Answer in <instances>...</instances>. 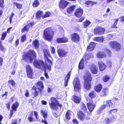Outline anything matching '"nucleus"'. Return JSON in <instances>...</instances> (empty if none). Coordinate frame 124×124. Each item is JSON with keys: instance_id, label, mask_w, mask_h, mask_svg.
I'll use <instances>...</instances> for the list:
<instances>
[{"instance_id": "1", "label": "nucleus", "mask_w": 124, "mask_h": 124, "mask_svg": "<svg viewBox=\"0 0 124 124\" xmlns=\"http://www.w3.org/2000/svg\"><path fill=\"white\" fill-rule=\"evenodd\" d=\"M44 57L46 64H45L44 62L41 60H34L33 62L34 66L37 68L41 70H46V69L49 70H51V66L52 65V62L48 58L51 57L49 51L47 49H45L44 51Z\"/></svg>"}, {"instance_id": "2", "label": "nucleus", "mask_w": 124, "mask_h": 124, "mask_svg": "<svg viewBox=\"0 0 124 124\" xmlns=\"http://www.w3.org/2000/svg\"><path fill=\"white\" fill-rule=\"evenodd\" d=\"M36 58V53L33 50H30L29 52L23 55V60L27 62L28 61L32 62L33 59Z\"/></svg>"}, {"instance_id": "3", "label": "nucleus", "mask_w": 124, "mask_h": 124, "mask_svg": "<svg viewBox=\"0 0 124 124\" xmlns=\"http://www.w3.org/2000/svg\"><path fill=\"white\" fill-rule=\"evenodd\" d=\"M50 101L49 104L50 107L54 110H56L58 108V107L61 108L62 107V105L59 103L58 101L56 98L52 97L50 99Z\"/></svg>"}, {"instance_id": "4", "label": "nucleus", "mask_w": 124, "mask_h": 124, "mask_svg": "<svg viewBox=\"0 0 124 124\" xmlns=\"http://www.w3.org/2000/svg\"><path fill=\"white\" fill-rule=\"evenodd\" d=\"M54 33L51 28H47L44 30V35L46 39L48 41L51 40L54 36Z\"/></svg>"}, {"instance_id": "5", "label": "nucleus", "mask_w": 124, "mask_h": 124, "mask_svg": "<svg viewBox=\"0 0 124 124\" xmlns=\"http://www.w3.org/2000/svg\"><path fill=\"white\" fill-rule=\"evenodd\" d=\"M110 48L118 51L120 50L121 48L120 45L118 43L114 41H112L109 43Z\"/></svg>"}, {"instance_id": "6", "label": "nucleus", "mask_w": 124, "mask_h": 124, "mask_svg": "<svg viewBox=\"0 0 124 124\" xmlns=\"http://www.w3.org/2000/svg\"><path fill=\"white\" fill-rule=\"evenodd\" d=\"M73 83L74 90L76 91H78L80 89V85L78 78L77 77L74 78Z\"/></svg>"}, {"instance_id": "7", "label": "nucleus", "mask_w": 124, "mask_h": 124, "mask_svg": "<svg viewBox=\"0 0 124 124\" xmlns=\"http://www.w3.org/2000/svg\"><path fill=\"white\" fill-rule=\"evenodd\" d=\"M69 2L64 0H60L59 3V7L60 9L65 8L69 4Z\"/></svg>"}, {"instance_id": "8", "label": "nucleus", "mask_w": 124, "mask_h": 124, "mask_svg": "<svg viewBox=\"0 0 124 124\" xmlns=\"http://www.w3.org/2000/svg\"><path fill=\"white\" fill-rule=\"evenodd\" d=\"M104 29L101 27L96 28L94 30V34H104L105 31Z\"/></svg>"}, {"instance_id": "9", "label": "nucleus", "mask_w": 124, "mask_h": 124, "mask_svg": "<svg viewBox=\"0 0 124 124\" xmlns=\"http://www.w3.org/2000/svg\"><path fill=\"white\" fill-rule=\"evenodd\" d=\"M71 100L76 103H79L81 100V96L75 94L71 97Z\"/></svg>"}, {"instance_id": "10", "label": "nucleus", "mask_w": 124, "mask_h": 124, "mask_svg": "<svg viewBox=\"0 0 124 124\" xmlns=\"http://www.w3.org/2000/svg\"><path fill=\"white\" fill-rule=\"evenodd\" d=\"M71 40L75 43L79 42L80 40V38L78 35L76 33H74L71 35Z\"/></svg>"}, {"instance_id": "11", "label": "nucleus", "mask_w": 124, "mask_h": 124, "mask_svg": "<svg viewBox=\"0 0 124 124\" xmlns=\"http://www.w3.org/2000/svg\"><path fill=\"white\" fill-rule=\"evenodd\" d=\"M83 10L82 8H79L77 9L74 13L75 15L77 17H81L83 14Z\"/></svg>"}, {"instance_id": "12", "label": "nucleus", "mask_w": 124, "mask_h": 124, "mask_svg": "<svg viewBox=\"0 0 124 124\" xmlns=\"http://www.w3.org/2000/svg\"><path fill=\"white\" fill-rule=\"evenodd\" d=\"M83 78L85 81H91L92 77L90 72L88 71H86L85 72Z\"/></svg>"}, {"instance_id": "13", "label": "nucleus", "mask_w": 124, "mask_h": 124, "mask_svg": "<svg viewBox=\"0 0 124 124\" xmlns=\"http://www.w3.org/2000/svg\"><path fill=\"white\" fill-rule=\"evenodd\" d=\"M89 68L93 74H96L97 73V68L94 64L92 63L90 64L89 65Z\"/></svg>"}, {"instance_id": "14", "label": "nucleus", "mask_w": 124, "mask_h": 124, "mask_svg": "<svg viewBox=\"0 0 124 124\" xmlns=\"http://www.w3.org/2000/svg\"><path fill=\"white\" fill-rule=\"evenodd\" d=\"M26 69L28 77L30 78H31L32 73L31 68L29 65H28L26 66Z\"/></svg>"}, {"instance_id": "15", "label": "nucleus", "mask_w": 124, "mask_h": 124, "mask_svg": "<svg viewBox=\"0 0 124 124\" xmlns=\"http://www.w3.org/2000/svg\"><path fill=\"white\" fill-rule=\"evenodd\" d=\"M95 46V44L94 42H91L87 47V51H92L94 49Z\"/></svg>"}, {"instance_id": "16", "label": "nucleus", "mask_w": 124, "mask_h": 124, "mask_svg": "<svg viewBox=\"0 0 124 124\" xmlns=\"http://www.w3.org/2000/svg\"><path fill=\"white\" fill-rule=\"evenodd\" d=\"M34 24V22H32L29 23L28 24L25 26L22 30V32H23L25 31H29L30 26H32Z\"/></svg>"}, {"instance_id": "17", "label": "nucleus", "mask_w": 124, "mask_h": 124, "mask_svg": "<svg viewBox=\"0 0 124 124\" xmlns=\"http://www.w3.org/2000/svg\"><path fill=\"white\" fill-rule=\"evenodd\" d=\"M72 112L70 111H68L66 113L65 115V117L64 119L66 122H67L71 118Z\"/></svg>"}, {"instance_id": "18", "label": "nucleus", "mask_w": 124, "mask_h": 124, "mask_svg": "<svg viewBox=\"0 0 124 124\" xmlns=\"http://www.w3.org/2000/svg\"><path fill=\"white\" fill-rule=\"evenodd\" d=\"M116 117V115H113L109 119L107 118L105 119L106 121V124H109V123L110 122H113L114 121Z\"/></svg>"}, {"instance_id": "19", "label": "nucleus", "mask_w": 124, "mask_h": 124, "mask_svg": "<svg viewBox=\"0 0 124 124\" xmlns=\"http://www.w3.org/2000/svg\"><path fill=\"white\" fill-rule=\"evenodd\" d=\"M91 81H85L84 86L85 88L87 90H89L91 87Z\"/></svg>"}, {"instance_id": "20", "label": "nucleus", "mask_w": 124, "mask_h": 124, "mask_svg": "<svg viewBox=\"0 0 124 124\" xmlns=\"http://www.w3.org/2000/svg\"><path fill=\"white\" fill-rule=\"evenodd\" d=\"M76 8V6L74 5H72L67 8V12L69 14H71Z\"/></svg>"}, {"instance_id": "21", "label": "nucleus", "mask_w": 124, "mask_h": 124, "mask_svg": "<svg viewBox=\"0 0 124 124\" xmlns=\"http://www.w3.org/2000/svg\"><path fill=\"white\" fill-rule=\"evenodd\" d=\"M98 65L100 68V70L103 71L105 69L106 67V66L103 62L101 61H99L98 62Z\"/></svg>"}, {"instance_id": "22", "label": "nucleus", "mask_w": 124, "mask_h": 124, "mask_svg": "<svg viewBox=\"0 0 124 124\" xmlns=\"http://www.w3.org/2000/svg\"><path fill=\"white\" fill-rule=\"evenodd\" d=\"M57 52L59 56L61 57H62L65 56L67 53L64 50L61 49L58 50Z\"/></svg>"}, {"instance_id": "23", "label": "nucleus", "mask_w": 124, "mask_h": 124, "mask_svg": "<svg viewBox=\"0 0 124 124\" xmlns=\"http://www.w3.org/2000/svg\"><path fill=\"white\" fill-rule=\"evenodd\" d=\"M87 105L88 108L90 112H92L93 110L95 107V105L92 102L88 103Z\"/></svg>"}, {"instance_id": "24", "label": "nucleus", "mask_w": 124, "mask_h": 124, "mask_svg": "<svg viewBox=\"0 0 124 124\" xmlns=\"http://www.w3.org/2000/svg\"><path fill=\"white\" fill-rule=\"evenodd\" d=\"M70 73H69L66 76L64 80V86L66 87L67 86L68 81L70 79Z\"/></svg>"}, {"instance_id": "25", "label": "nucleus", "mask_w": 124, "mask_h": 124, "mask_svg": "<svg viewBox=\"0 0 124 124\" xmlns=\"http://www.w3.org/2000/svg\"><path fill=\"white\" fill-rule=\"evenodd\" d=\"M57 42L58 43H62L66 42L68 41V39L65 38H58L57 39Z\"/></svg>"}, {"instance_id": "26", "label": "nucleus", "mask_w": 124, "mask_h": 124, "mask_svg": "<svg viewBox=\"0 0 124 124\" xmlns=\"http://www.w3.org/2000/svg\"><path fill=\"white\" fill-rule=\"evenodd\" d=\"M105 103H106V106H108L109 107L112 108L115 106L114 104L112 102L111 100L107 101Z\"/></svg>"}, {"instance_id": "27", "label": "nucleus", "mask_w": 124, "mask_h": 124, "mask_svg": "<svg viewBox=\"0 0 124 124\" xmlns=\"http://www.w3.org/2000/svg\"><path fill=\"white\" fill-rule=\"evenodd\" d=\"M78 118L81 120H83L85 117V115L83 113L79 111L78 113Z\"/></svg>"}, {"instance_id": "28", "label": "nucleus", "mask_w": 124, "mask_h": 124, "mask_svg": "<svg viewBox=\"0 0 124 124\" xmlns=\"http://www.w3.org/2000/svg\"><path fill=\"white\" fill-rule=\"evenodd\" d=\"M102 88V85L101 84L98 85L95 87V90L96 92H99Z\"/></svg>"}, {"instance_id": "29", "label": "nucleus", "mask_w": 124, "mask_h": 124, "mask_svg": "<svg viewBox=\"0 0 124 124\" xmlns=\"http://www.w3.org/2000/svg\"><path fill=\"white\" fill-rule=\"evenodd\" d=\"M32 45L36 49H37L39 46L38 41L36 39L33 41L32 42Z\"/></svg>"}, {"instance_id": "30", "label": "nucleus", "mask_w": 124, "mask_h": 124, "mask_svg": "<svg viewBox=\"0 0 124 124\" xmlns=\"http://www.w3.org/2000/svg\"><path fill=\"white\" fill-rule=\"evenodd\" d=\"M43 12L40 11H39L37 12L36 14V18L39 19L40 18L43 14Z\"/></svg>"}, {"instance_id": "31", "label": "nucleus", "mask_w": 124, "mask_h": 124, "mask_svg": "<svg viewBox=\"0 0 124 124\" xmlns=\"http://www.w3.org/2000/svg\"><path fill=\"white\" fill-rule=\"evenodd\" d=\"M19 105V103L17 102H16L15 103L13 104L12 106V110L16 111V109L18 107Z\"/></svg>"}, {"instance_id": "32", "label": "nucleus", "mask_w": 124, "mask_h": 124, "mask_svg": "<svg viewBox=\"0 0 124 124\" xmlns=\"http://www.w3.org/2000/svg\"><path fill=\"white\" fill-rule=\"evenodd\" d=\"M94 40L96 41L102 42L103 40V37H96L94 38Z\"/></svg>"}, {"instance_id": "33", "label": "nucleus", "mask_w": 124, "mask_h": 124, "mask_svg": "<svg viewBox=\"0 0 124 124\" xmlns=\"http://www.w3.org/2000/svg\"><path fill=\"white\" fill-rule=\"evenodd\" d=\"M96 56L97 57L102 58L105 57L106 55L103 52H100L97 54Z\"/></svg>"}, {"instance_id": "34", "label": "nucleus", "mask_w": 124, "mask_h": 124, "mask_svg": "<svg viewBox=\"0 0 124 124\" xmlns=\"http://www.w3.org/2000/svg\"><path fill=\"white\" fill-rule=\"evenodd\" d=\"M84 60L82 58L79 64L78 67L79 69H83L84 68Z\"/></svg>"}, {"instance_id": "35", "label": "nucleus", "mask_w": 124, "mask_h": 124, "mask_svg": "<svg viewBox=\"0 0 124 124\" xmlns=\"http://www.w3.org/2000/svg\"><path fill=\"white\" fill-rule=\"evenodd\" d=\"M33 115V113L32 112L28 116V119L30 122H33L34 121L32 117Z\"/></svg>"}, {"instance_id": "36", "label": "nucleus", "mask_w": 124, "mask_h": 124, "mask_svg": "<svg viewBox=\"0 0 124 124\" xmlns=\"http://www.w3.org/2000/svg\"><path fill=\"white\" fill-rule=\"evenodd\" d=\"M37 86L39 88H44L43 83L41 81H39L37 83Z\"/></svg>"}, {"instance_id": "37", "label": "nucleus", "mask_w": 124, "mask_h": 124, "mask_svg": "<svg viewBox=\"0 0 124 124\" xmlns=\"http://www.w3.org/2000/svg\"><path fill=\"white\" fill-rule=\"evenodd\" d=\"M51 15V13L49 12H47L44 15L42 16V19H43L45 18L49 17Z\"/></svg>"}, {"instance_id": "38", "label": "nucleus", "mask_w": 124, "mask_h": 124, "mask_svg": "<svg viewBox=\"0 0 124 124\" xmlns=\"http://www.w3.org/2000/svg\"><path fill=\"white\" fill-rule=\"evenodd\" d=\"M41 112L42 113L43 116L45 119L47 117V113L46 111H43L41 110Z\"/></svg>"}, {"instance_id": "39", "label": "nucleus", "mask_w": 124, "mask_h": 124, "mask_svg": "<svg viewBox=\"0 0 124 124\" xmlns=\"http://www.w3.org/2000/svg\"><path fill=\"white\" fill-rule=\"evenodd\" d=\"M39 4V3L38 0H36L34 1L33 4V6L34 7H36L38 6Z\"/></svg>"}, {"instance_id": "40", "label": "nucleus", "mask_w": 124, "mask_h": 124, "mask_svg": "<svg viewBox=\"0 0 124 124\" xmlns=\"http://www.w3.org/2000/svg\"><path fill=\"white\" fill-rule=\"evenodd\" d=\"M81 108L84 111H86L87 110V108L85 104L83 103H81Z\"/></svg>"}, {"instance_id": "41", "label": "nucleus", "mask_w": 124, "mask_h": 124, "mask_svg": "<svg viewBox=\"0 0 124 124\" xmlns=\"http://www.w3.org/2000/svg\"><path fill=\"white\" fill-rule=\"evenodd\" d=\"M8 83L11 84L13 86H15V85L16 83L15 81L11 79L9 80L8 81Z\"/></svg>"}, {"instance_id": "42", "label": "nucleus", "mask_w": 124, "mask_h": 124, "mask_svg": "<svg viewBox=\"0 0 124 124\" xmlns=\"http://www.w3.org/2000/svg\"><path fill=\"white\" fill-rule=\"evenodd\" d=\"M1 41H0V48L1 51L3 52H5L6 50V49L4 46L1 44Z\"/></svg>"}, {"instance_id": "43", "label": "nucleus", "mask_w": 124, "mask_h": 124, "mask_svg": "<svg viewBox=\"0 0 124 124\" xmlns=\"http://www.w3.org/2000/svg\"><path fill=\"white\" fill-rule=\"evenodd\" d=\"M38 94L39 92L37 90H35L32 93V95L33 96V97H36L38 95Z\"/></svg>"}, {"instance_id": "44", "label": "nucleus", "mask_w": 124, "mask_h": 124, "mask_svg": "<svg viewBox=\"0 0 124 124\" xmlns=\"http://www.w3.org/2000/svg\"><path fill=\"white\" fill-rule=\"evenodd\" d=\"M90 23L91 22L90 21H86L85 23H84V27H87L89 26Z\"/></svg>"}, {"instance_id": "45", "label": "nucleus", "mask_w": 124, "mask_h": 124, "mask_svg": "<svg viewBox=\"0 0 124 124\" xmlns=\"http://www.w3.org/2000/svg\"><path fill=\"white\" fill-rule=\"evenodd\" d=\"M119 20V19H116L115 21L114 24L112 26V27L113 28H117V27H116V26L117 24L118 21Z\"/></svg>"}, {"instance_id": "46", "label": "nucleus", "mask_w": 124, "mask_h": 124, "mask_svg": "<svg viewBox=\"0 0 124 124\" xmlns=\"http://www.w3.org/2000/svg\"><path fill=\"white\" fill-rule=\"evenodd\" d=\"M7 35V33L6 32L3 33L2 35V37L1 38V40H3L5 39Z\"/></svg>"}, {"instance_id": "47", "label": "nucleus", "mask_w": 124, "mask_h": 124, "mask_svg": "<svg viewBox=\"0 0 124 124\" xmlns=\"http://www.w3.org/2000/svg\"><path fill=\"white\" fill-rule=\"evenodd\" d=\"M108 89L106 88H105L103 89L102 91V93H103V95H106L108 92Z\"/></svg>"}, {"instance_id": "48", "label": "nucleus", "mask_w": 124, "mask_h": 124, "mask_svg": "<svg viewBox=\"0 0 124 124\" xmlns=\"http://www.w3.org/2000/svg\"><path fill=\"white\" fill-rule=\"evenodd\" d=\"M109 77L108 76H106L103 77V80L104 82H106L109 80Z\"/></svg>"}, {"instance_id": "49", "label": "nucleus", "mask_w": 124, "mask_h": 124, "mask_svg": "<svg viewBox=\"0 0 124 124\" xmlns=\"http://www.w3.org/2000/svg\"><path fill=\"white\" fill-rule=\"evenodd\" d=\"M94 93V92H92L89 94V96L91 98L94 97L95 96Z\"/></svg>"}, {"instance_id": "50", "label": "nucleus", "mask_w": 124, "mask_h": 124, "mask_svg": "<svg viewBox=\"0 0 124 124\" xmlns=\"http://www.w3.org/2000/svg\"><path fill=\"white\" fill-rule=\"evenodd\" d=\"M14 4L19 9H20L22 7V5L21 4H18L16 2L14 3Z\"/></svg>"}, {"instance_id": "51", "label": "nucleus", "mask_w": 124, "mask_h": 124, "mask_svg": "<svg viewBox=\"0 0 124 124\" xmlns=\"http://www.w3.org/2000/svg\"><path fill=\"white\" fill-rule=\"evenodd\" d=\"M117 111V109H113L111 110L108 112V113L109 114H111L113 112V113H115Z\"/></svg>"}, {"instance_id": "52", "label": "nucleus", "mask_w": 124, "mask_h": 124, "mask_svg": "<svg viewBox=\"0 0 124 124\" xmlns=\"http://www.w3.org/2000/svg\"><path fill=\"white\" fill-rule=\"evenodd\" d=\"M92 1L89 0L86 1L85 2V3L87 5H91V6H92Z\"/></svg>"}, {"instance_id": "53", "label": "nucleus", "mask_w": 124, "mask_h": 124, "mask_svg": "<svg viewBox=\"0 0 124 124\" xmlns=\"http://www.w3.org/2000/svg\"><path fill=\"white\" fill-rule=\"evenodd\" d=\"M4 3V0H0V6L1 7L3 8V4Z\"/></svg>"}, {"instance_id": "54", "label": "nucleus", "mask_w": 124, "mask_h": 124, "mask_svg": "<svg viewBox=\"0 0 124 124\" xmlns=\"http://www.w3.org/2000/svg\"><path fill=\"white\" fill-rule=\"evenodd\" d=\"M10 112L9 114L10 117H9V119H11L13 115V110H10Z\"/></svg>"}, {"instance_id": "55", "label": "nucleus", "mask_w": 124, "mask_h": 124, "mask_svg": "<svg viewBox=\"0 0 124 124\" xmlns=\"http://www.w3.org/2000/svg\"><path fill=\"white\" fill-rule=\"evenodd\" d=\"M26 39V36L25 35L23 36L21 38V41L23 42L25 41Z\"/></svg>"}, {"instance_id": "56", "label": "nucleus", "mask_w": 124, "mask_h": 124, "mask_svg": "<svg viewBox=\"0 0 124 124\" xmlns=\"http://www.w3.org/2000/svg\"><path fill=\"white\" fill-rule=\"evenodd\" d=\"M12 121V122L11 124H17V120L16 119H13Z\"/></svg>"}, {"instance_id": "57", "label": "nucleus", "mask_w": 124, "mask_h": 124, "mask_svg": "<svg viewBox=\"0 0 124 124\" xmlns=\"http://www.w3.org/2000/svg\"><path fill=\"white\" fill-rule=\"evenodd\" d=\"M51 53L53 54H54L55 53V49L52 46H51Z\"/></svg>"}, {"instance_id": "58", "label": "nucleus", "mask_w": 124, "mask_h": 124, "mask_svg": "<svg viewBox=\"0 0 124 124\" xmlns=\"http://www.w3.org/2000/svg\"><path fill=\"white\" fill-rule=\"evenodd\" d=\"M112 63L111 62L109 61H108L107 63V65L109 67H111L112 66Z\"/></svg>"}, {"instance_id": "59", "label": "nucleus", "mask_w": 124, "mask_h": 124, "mask_svg": "<svg viewBox=\"0 0 124 124\" xmlns=\"http://www.w3.org/2000/svg\"><path fill=\"white\" fill-rule=\"evenodd\" d=\"M73 123L74 124H77L78 123V122L76 119H74L72 120Z\"/></svg>"}, {"instance_id": "60", "label": "nucleus", "mask_w": 124, "mask_h": 124, "mask_svg": "<svg viewBox=\"0 0 124 124\" xmlns=\"http://www.w3.org/2000/svg\"><path fill=\"white\" fill-rule=\"evenodd\" d=\"M6 107L9 110L10 107V102H9L8 103L6 104Z\"/></svg>"}, {"instance_id": "61", "label": "nucleus", "mask_w": 124, "mask_h": 124, "mask_svg": "<svg viewBox=\"0 0 124 124\" xmlns=\"http://www.w3.org/2000/svg\"><path fill=\"white\" fill-rule=\"evenodd\" d=\"M14 15V14L13 13L12 14L10 17V18L9 21L10 23H11L12 22V18H13V16Z\"/></svg>"}, {"instance_id": "62", "label": "nucleus", "mask_w": 124, "mask_h": 124, "mask_svg": "<svg viewBox=\"0 0 124 124\" xmlns=\"http://www.w3.org/2000/svg\"><path fill=\"white\" fill-rule=\"evenodd\" d=\"M119 4L122 6H124V0L120 1L119 3Z\"/></svg>"}, {"instance_id": "63", "label": "nucleus", "mask_w": 124, "mask_h": 124, "mask_svg": "<svg viewBox=\"0 0 124 124\" xmlns=\"http://www.w3.org/2000/svg\"><path fill=\"white\" fill-rule=\"evenodd\" d=\"M29 93L28 91L26 90L25 91V95L26 97H28L29 96Z\"/></svg>"}, {"instance_id": "64", "label": "nucleus", "mask_w": 124, "mask_h": 124, "mask_svg": "<svg viewBox=\"0 0 124 124\" xmlns=\"http://www.w3.org/2000/svg\"><path fill=\"white\" fill-rule=\"evenodd\" d=\"M119 19H120V22H124V16L120 18H118Z\"/></svg>"}]
</instances>
